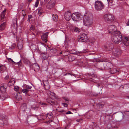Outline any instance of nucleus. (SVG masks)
Returning a JSON list of instances; mask_svg holds the SVG:
<instances>
[{
	"label": "nucleus",
	"instance_id": "49530a36",
	"mask_svg": "<svg viewBox=\"0 0 129 129\" xmlns=\"http://www.w3.org/2000/svg\"><path fill=\"white\" fill-rule=\"evenodd\" d=\"M87 95L88 96H96L97 95V94L96 95H94V94H93L91 92H89L87 94Z\"/></svg>",
	"mask_w": 129,
	"mask_h": 129
},
{
	"label": "nucleus",
	"instance_id": "cd10ccee",
	"mask_svg": "<svg viewBox=\"0 0 129 129\" xmlns=\"http://www.w3.org/2000/svg\"><path fill=\"white\" fill-rule=\"evenodd\" d=\"M6 69V67L5 65H2L1 66L0 65V71L1 72H3Z\"/></svg>",
	"mask_w": 129,
	"mask_h": 129
},
{
	"label": "nucleus",
	"instance_id": "412c9836",
	"mask_svg": "<svg viewBox=\"0 0 129 129\" xmlns=\"http://www.w3.org/2000/svg\"><path fill=\"white\" fill-rule=\"evenodd\" d=\"M70 29L73 31H75L77 33H79L81 31L80 29L77 27L72 26L70 27Z\"/></svg>",
	"mask_w": 129,
	"mask_h": 129
},
{
	"label": "nucleus",
	"instance_id": "13d9d810",
	"mask_svg": "<svg viewBox=\"0 0 129 129\" xmlns=\"http://www.w3.org/2000/svg\"><path fill=\"white\" fill-rule=\"evenodd\" d=\"M125 114L127 116H129V111H126L125 112Z\"/></svg>",
	"mask_w": 129,
	"mask_h": 129
},
{
	"label": "nucleus",
	"instance_id": "de8ad7c7",
	"mask_svg": "<svg viewBox=\"0 0 129 129\" xmlns=\"http://www.w3.org/2000/svg\"><path fill=\"white\" fill-rule=\"evenodd\" d=\"M101 61L102 62H108V60L106 58H103L102 59H101Z\"/></svg>",
	"mask_w": 129,
	"mask_h": 129
},
{
	"label": "nucleus",
	"instance_id": "4468645a",
	"mask_svg": "<svg viewBox=\"0 0 129 129\" xmlns=\"http://www.w3.org/2000/svg\"><path fill=\"white\" fill-rule=\"evenodd\" d=\"M71 15L70 11H67L64 14L65 18L66 20L68 21L70 20L72 17H71Z\"/></svg>",
	"mask_w": 129,
	"mask_h": 129
},
{
	"label": "nucleus",
	"instance_id": "4be33fe9",
	"mask_svg": "<svg viewBox=\"0 0 129 129\" xmlns=\"http://www.w3.org/2000/svg\"><path fill=\"white\" fill-rule=\"evenodd\" d=\"M89 63L90 64V66H94L95 67L97 66V62L96 59L92 60Z\"/></svg>",
	"mask_w": 129,
	"mask_h": 129
},
{
	"label": "nucleus",
	"instance_id": "c9c22d12",
	"mask_svg": "<svg viewBox=\"0 0 129 129\" xmlns=\"http://www.w3.org/2000/svg\"><path fill=\"white\" fill-rule=\"evenodd\" d=\"M45 82V81H44L43 82V83L44 84V88L46 90H48L50 88L49 86L48 85H45V82Z\"/></svg>",
	"mask_w": 129,
	"mask_h": 129
},
{
	"label": "nucleus",
	"instance_id": "aec40b11",
	"mask_svg": "<svg viewBox=\"0 0 129 129\" xmlns=\"http://www.w3.org/2000/svg\"><path fill=\"white\" fill-rule=\"evenodd\" d=\"M85 52L83 51L80 52H76L75 50H73L71 51L70 53L73 54H76L78 55H81L83 53H84Z\"/></svg>",
	"mask_w": 129,
	"mask_h": 129
},
{
	"label": "nucleus",
	"instance_id": "6ab92c4d",
	"mask_svg": "<svg viewBox=\"0 0 129 129\" xmlns=\"http://www.w3.org/2000/svg\"><path fill=\"white\" fill-rule=\"evenodd\" d=\"M48 33H43L42 36L41 38L42 40L44 41L45 42H47V39Z\"/></svg>",
	"mask_w": 129,
	"mask_h": 129
},
{
	"label": "nucleus",
	"instance_id": "864d4df0",
	"mask_svg": "<svg viewBox=\"0 0 129 129\" xmlns=\"http://www.w3.org/2000/svg\"><path fill=\"white\" fill-rule=\"evenodd\" d=\"M26 63L28 65L30 66L31 64L29 60H27L26 61Z\"/></svg>",
	"mask_w": 129,
	"mask_h": 129
},
{
	"label": "nucleus",
	"instance_id": "4c0bfd02",
	"mask_svg": "<svg viewBox=\"0 0 129 129\" xmlns=\"http://www.w3.org/2000/svg\"><path fill=\"white\" fill-rule=\"evenodd\" d=\"M113 45L112 43H110L109 44V47L108 48H109V50H112V49L113 48Z\"/></svg>",
	"mask_w": 129,
	"mask_h": 129
},
{
	"label": "nucleus",
	"instance_id": "5fc2aeb1",
	"mask_svg": "<svg viewBox=\"0 0 129 129\" xmlns=\"http://www.w3.org/2000/svg\"><path fill=\"white\" fill-rule=\"evenodd\" d=\"M14 89L16 91H17L18 90V87L17 86H15Z\"/></svg>",
	"mask_w": 129,
	"mask_h": 129
},
{
	"label": "nucleus",
	"instance_id": "bb28decb",
	"mask_svg": "<svg viewBox=\"0 0 129 129\" xmlns=\"http://www.w3.org/2000/svg\"><path fill=\"white\" fill-rule=\"evenodd\" d=\"M47 93L50 97L51 98L52 96H54V93L51 92V91L49 90H48L47 91Z\"/></svg>",
	"mask_w": 129,
	"mask_h": 129
},
{
	"label": "nucleus",
	"instance_id": "ddd939ff",
	"mask_svg": "<svg viewBox=\"0 0 129 129\" xmlns=\"http://www.w3.org/2000/svg\"><path fill=\"white\" fill-rule=\"evenodd\" d=\"M27 104L26 103L22 104L21 107V110L22 111L25 112L26 113H28L29 111V110L27 108Z\"/></svg>",
	"mask_w": 129,
	"mask_h": 129
},
{
	"label": "nucleus",
	"instance_id": "6e6d98bb",
	"mask_svg": "<svg viewBox=\"0 0 129 129\" xmlns=\"http://www.w3.org/2000/svg\"><path fill=\"white\" fill-rule=\"evenodd\" d=\"M28 20H29V21H30V19L32 17V16L31 15H29L28 16Z\"/></svg>",
	"mask_w": 129,
	"mask_h": 129
},
{
	"label": "nucleus",
	"instance_id": "58836bf2",
	"mask_svg": "<svg viewBox=\"0 0 129 129\" xmlns=\"http://www.w3.org/2000/svg\"><path fill=\"white\" fill-rule=\"evenodd\" d=\"M0 99L2 100H5V98L3 94H2L0 95Z\"/></svg>",
	"mask_w": 129,
	"mask_h": 129
},
{
	"label": "nucleus",
	"instance_id": "680f3d73",
	"mask_svg": "<svg viewBox=\"0 0 129 129\" xmlns=\"http://www.w3.org/2000/svg\"><path fill=\"white\" fill-rule=\"evenodd\" d=\"M113 0H107L108 2V3L110 2V3H112L113 2Z\"/></svg>",
	"mask_w": 129,
	"mask_h": 129
},
{
	"label": "nucleus",
	"instance_id": "1a4fd4ad",
	"mask_svg": "<svg viewBox=\"0 0 129 129\" xmlns=\"http://www.w3.org/2000/svg\"><path fill=\"white\" fill-rule=\"evenodd\" d=\"M8 59L10 62H11L13 64H15L18 65V67L19 68H21L23 67V65L21 62V59H20L19 61L16 62L14 61L10 58H8Z\"/></svg>",
	"mask_w": 129,
	"mask_h": 129
},
{
	"label": "nucleus",
	"instance_id": "0e129e2a",
	"mask_svg": "<svg viewBox=\"0 0 129 129\" xmlns=\"http://www.w3.org/2000/svg\"><path fill=\"white\" fill-rule=\"evenodd\" d=\"M52 121V120L50 119H49V120L48 122H49V123H50Z\"/></svg>",
	"mask_w": 129,
	"mask_h": 129
},
{
	"label": "nucleus",
	"instance_id": "37998d69",
	"mask_svg": "<svg viewBox=\"0 0 129 129\" xmlns=\"http://www.w3.org/2000/svg\"><path fill=\"white\" fill-rule=\"evenodd\" d=\"M35 29V26L33 25H31L30 28L29 30H34Z\"/></svg>",
	"mask_w": 129,
	"mask_h": 129
},
{
	"label": "nucleus",
	"instance_id": "c03bdc74",
	"mask_svg": "<svg viewBox=\"0 0 129 129\" xmlns=\"http://www.w3.org/2000/svg\"><path fill=\"white\" fill-rule=\"evenodd\" d=\"M69 54V52H63V55L64 56H66Z\"/></svg>",
	"mask_w": 129,
	"mask_h": 129
},
{
	"label": "nucleus",
	"instance_id": "a878e982",
	"mask_svg": "<svg viewBox=\"0 0 129 129\" xmlns=\"http://www.w3.org/2000/svg\"><path fill=\"white\" fill-rule=\"evenodd\" d=\"M47 102L52 105H56V103H55L54 101L51 100V99H49V100H47Z\"/></svg>",
	"mask_w": 129,
	"mask_h": 129
},
{
	"label": "nucleus",
	"instance_id": "f257e3e1",
	"mask_svg": "<svg viewBox=\"0 0 129 129\" xmlns=\"http://www.w3.org/2000/svg\"><path fill=\"white\" fill-rule=\"evenodd\" d=\"M111 40L113 42L118 44L122 40V37L120 31H118L116 33H112Z\"/></svg>",
	"mask_w": 129,
	"mask_h": 129
},
{
	"label": "nucleus",
	"instance_id": "dca6fc26",
	"mask_svg": "<svg viewBox=\"0 0 129 129\" xmlns=\"http://www.w3.org/2000/svg\"><path fill=\"white\" fill-rule=\"evenodd\" d=\"M7 117L4 114L1 115H0V119L3 121L6 124H8Z\"/></svg>",
	"mask_w": 129,
	"mask_h": 129
},
{
	"label": "nucleus",
	"instance_id": "8fccbe9b",
	"mask_svg": "<svg viewBox=\"0 0 129 129\" xmlns=\"http://www.w3.org/2000/svg\"><path fill=\"white\" fill-rule=\"evenodd\" d=\"M43 11L41 10H38V14L39 16H40L43 13Z\"/></svg>",
	"mask_w": 129,
	"mask_h": 129
},
{
	"label": "nucleus",
	"instance_id": "f03ea898",
	"mask_svg": "<svg viewBox=\"0 0 129 129\" xmlns=\"http://www.w3.org/2000/svg\"><path fill=\"white\" fill-rule=\"evenodd\" d=\"M83 20L84 25L86 26H88L92 24L93 17L92 15H86L84 16Z\"/></svg>",
	"mask_w": 129,
	"mask_h": 129
},
{
	"label": "nucleus",
	"instance_id": "b1692460",
	"mask_svg": "<svg viewBox=\"0 0 129 129\" xmlns=\"http://www.w3.org/2000/svg\"><path fill=\"white\" fill-rule=\"evenodd\" d=\"M52 19L53 21H57L58 20L57 15L56 14H53L52 16Z\"/></svg>",
	"mask_w": 129,
	"mask_h": 129
},
{
	"label": "nucleus",
	"instance_id": "a19ab883",
	"mask_svg": "<svg viewBox=\"0 0 129 129\" xmlns=\"http://www.w3.org/2000/svg\"><path fill=\"white\" fill-rule=\"evenodd\" d=\"M28 91L29 90L26 89H23L22 90V92L25 94L27 93Z\"/></svg>",
	"mask_w": 129,
	"mask_h": 129
},
{
	"label": "nucleus",
	"instance_id": "ea45409f",
	"mask_svg": "<svg viewBox=\"0 0 129 129\" xmlns=\"http://www.w3.org/2000/svg\"><path fill=\"white\" fill-rule=\"evenodd\" d=\"M52 114H47V117H46V118L48 119H49H49L51 118H52Z\"/></svg>",
	"mask_w": 129,
	"mask_h": 129
},
{
	"label": "nucleus",
	"instance_id": "f8f14e48",
	"mask_svg": "<svg viewBox=\"0 0 129 129\" xmlns=\"http://www.w3.org/2000/svg\"><path fill=\"white\" fill-rule=\"evenodd\" d=\"M55 3V0H50L47 4V8L49 9L53 8L54 6Z\"/></svg>",
	"mask_w": 129,
	"mask_h": 129
},
{
	"label": "nucleus",
	"instance_id": "9b49d317",
	"mask_svg": "<svg viewBox=\"0 0 129 129\" xmlns=\"http://www.w3.org/2000/svg\"><path fill=\"white\" fill-rule=\"evenodd\" d=\"M122 53V51L118 48L114 49H113L112 54L116 56H118L120 55Z\"/></svg>",
	"mask_w": 129,
	"mask_h": 129
},
{
	"label": "nucleus",
	"instance_id": "603ef678",
	"mask_svg": "<svg viewBox=\"0 0 129 129\" xmlns=\"http://www.w3.org/2000/svg\"><path fill=\"white\" fill-rule=\"evenodd\" d=\"M4 124L7 125L8 124H6V123H5L3 121H2V122H0V125L1 126H4Z\"/></svg>",
	"mask_w": 129,
	"mask_h": 129
},
{
	"label": "nucleus",
	"instance_id": "f3484780",
	"mask_svg": "<svg viewBox=\"0 0 129 129\" xmlns=\"http://www.w3.org/2000/svg\"><path fill=\"white\" fill-rule=\"evenodd\" d=\"M6 84L5 83H3L1 85L0 87V90L3 93H5L7 87Z\"/></svg>",
	"mask_w": 129,
	"mask_h": 129
},
{
	"label": "nucleus",
	"instance_id": "e2e57ef3",
	"mask_svg": "<svg viewBox=\"0 0 129 129\" xmlns=\"http://www.w3.org/2000/svg\"><path fill=\"white\" fill-rule=\"evenodd\" d=\"M13 34V35H14V38H17V36L16 35L17 34L16 33H14Z\"/></svg>",
	"mask_w": 129,
	"mask_h": 129
},
{
	"label": "nucleus",
	"instance_id": "6e6552de",
	"mask_svg": "<svg viewBox=\"0 0 129 129\" xmlns=\"http://www.w3.org/2000/svg\"><path fill=\"white\" fill-rule=\"evenodd\" d=\"M107 30L109 33H111L112 35V33H116V32L118 31L116 30V26L113 25L108 26V27Z\"/></svg>",
	"mask_w": 129,
	"mask_h": 129
},
{
	"label": "nucleus",
	"instance_id": "9d476101",
	"mask_svg": "<svg viewBox=\"0 0 129 129\" xmlns=\"http://www.w3.org/2000/svg\"><path fill=\"white\" fill-rule=\"evenodd\" d=\"M119 89L122 92H124L125 91L127 92L128 90L129 91V84H126L121 85Z\"/></svg>",
	"mask_w": 129,
	"mask_h": 129
},
{
	"label": "nucleus",
	"instance_id": "a18cd8bd",
	"mask_svg": "<svg viewBox=\"0 0 129 129\" xmlns=\"http://www.w3.org/2000/svg\"><path fill=\"white\" fill-rule=\"evenodd\" d=\"M15 45L13 44L11 46L9 47V49H13L15 48Z\"/></svg>",
	"mask_w": 129,
	"mask_h": 129
},
{
	"label": "nucleus",
	"instance_id": "69168bd1",
	"mask_svg": "<svg viewBox=\"0 0 129 129\" xmlns=\"http://www.w3.org/2000/svg\"><path fill=\"white\" fill-rule=\"evenodd\" d=\"M126 24L127 25H129V19L128 20V21L127 22Z\"/></svg>",
	"mask_w": 129,
	"mask_h": 129
},
{
	"label": "nucleus",
	"instance_id": "c85d7f7f",
	"mask_svg": "<svg viewBox=\"0 0 129 129\" xmlns=\"http://www.w3.org/2000/svg\"><path fill=\"white\" fill-rule=\"evenodd\" d=\"M90 128L93 129H100L99 127L97 126L96 124H93L91 125H90Z\"/></svg>",
	"mask_w": 129,
	"mask_h": 129
},
{
	"label": "nucleus",
	"instance_id": "3c124183",
	"mask_svg": "<svg viewBox=\"0 0 129 129\" xmlns=\"http://www.w3.org/2000/svg\"><path fill=\"white\" fill-rule=\"evenodd\" d=\"M22 14L24 16H25L26 14V13L24 10H22Z\"/></svg>",
	"mask_w": 129,
	"mask_h": 129
},
{
	"label": "nucleus",
	"instance_id": "774afa93",
	"mask_svg": "<svg viewBox=\"0 0 129 129\" xmlns=\"http://www.w3.org/2000/svg\"><path fill=\"white\" fill-rule=\"evenodd\" d=\"M66 102L67 103H68V100H67V99H65Z\"/></svg>",
	"mask_w": 129,
	"mask_h": 129
},
{
	"label": "nucleus",
	"instance_id": "09e8293b",
	"mask_svg": "<svg viewBox=\"0 0 129 129\" xmlns=\"http://www.w3.org/2000/svg\"><path fill=\"white\" fill-rule=\"evenodd\" d=\"M25 87L26 88V89H30L32 88V87L31 86H28L27 85H25Z\"/></svg>",
	"mask_w": 129,
	"mask_h": 129
},
{
	"label": "nucleus",
	"instance_id": "4d7b16f0",
	"mask_svg": "<svg viewBox=\"0 0 129 129\" xmlns=\"http://www.w3.org/2000/svg\"><path fill=\"white\" fill-rule=\"evenodd\" d=\"M9 75L6 76L5 78V80H7L9 78Z\"/></svg>",
	"mask_w": 129,
	"mask_h": 129
},
{
	"label": "nucleus",
	"instance_id": "72a5a7b5",
	"mask_svg": "<svg viewBox=\"0 0 129 129\" xmlns=\"http://www.w3.org/2000/svg\"><path fill=\"white\" fill-rule=\"evenodd\" d=\"M96 105L97 107L99 109H102L104 107V105L101 103H98Z\"/></svg>",
	"mask_w": 129,
	"mask_h": 129
},
{
	"label": "nucleus",
	"instance_id": "0eeeda50",
	"mask_svg": "<svg viewBox=\"0 0 129 129\" xmlns=\"http://www.w3.org/2000/svg\"><path fill=\"white\" fill-rule=\"evenodd\" d=\"M86 76L88 80L90 82L94 83H97L98 82V79L95 76H94L93 75H91L89 74H88Z\"/></svg>",
	"mask_w": 129,
	"mask_h": 129
},
{
	"label": "nucleus",
	"instance_id": "39448f33",
	"mask_svg": "<svg viewBox=\"0 0 129 129\" xmlns=\"http://www.w3.org/2000/svg\"><path fill=\"white\" fill-rule=\"evenodd\" d=\"M81 14L78 12L73 13L71 17L72 20L75 21H77L81 19Z\"/></svg>",
	"mask_w": 129,
	"mask_h": 129
},
{
	"label": "nucleus",
	"instance_id": "052dcab7",
	"mask_svg": "<svg viewBox=\"0 0 129 129\" xmlns=\"http://www.w3.org/2000/svg\"><path fill=\"white\" fill-rule=\"evenodd\" d=\"M62 104L65 107H67L68 106L67 105V104L65 103H63Z\"/></svg>",
	"mask_w": 129,
	"mask_h": 129
},
{
	"label": "nucleus",
	"instance_id": "e433bc0d",
	"mask_svg": "<svg viewBox=\"0 0 129 129\" xmlns=\"http://www.w3.org/2000/svg\"><path fill=\"white\" fill-rule=\"evenodd\" d=\"M6 10H5L4 11H3L1 15V19L2 20L3 19H4V17H5V12L6 11Z\"/></svg>",
	"mask_w": 129,
	"mask_h": 129
},
{
	"label": "nucleus",
	"instance_id": "7ed1b4c3",
	"mask_svg": "<svg viewBox=\"0 0 129 129\" xmlns=\"http://www.w3.org/2000/svg\"><path fill=\"white\" fill-rule=\"evenodd\" d=\"M94 6L95 9L97 11L101 10L104 7V4L101 1L98 0L95 1Z\"/></svg>",
	"mask_w": 129,
	"mask_h": 129
},
{
	"label": "nucleus",
	"instance_id": "393cba45",
	"mask_svg": "<svg viewBox=\"0 0 129 129\" xmlns=\"http://www.w3.org/2000/svg\"><path fill=\"white\" fill-rule=\"evenodd\" d=\"M15 83V80L13 78H12L9 81L8 84V86H10L13 85Z\"/></svg>",
	"mask_w": 129,
	"mask_h": 129
},
{
	"label": "nucleus",
	"instance_id": "20e7f679",
	"mask_svg": "<svg viewBox=\"0 0 129 129\" xmlns=\"http://www.w3.org/2000/svg\"><path fill=\"white\" fill-rule=\"evenodd\" d=\"M104 18L105 21L109 23L113 22L114 19L113 16L110 14L105 15L104 16Z\"/></svg>",
	"mask_w": 129,
	"mask_h": 129
},
{
	"label": "nucleus",
	"instance_id": "c756f323",
	"mask_svg": "<svg viewBox=\"0 0 129 129\" xmlns=\"http://www.w3.org/2000/svg\"><path fill=\"white\" fill-rule=\"evenodd\" d=\"M6 23L4 22L0 26V31L4 30L5 27Z\"/></svg>",
	"mask_w": 129,
	"mask_h": 129
},
{
	"label": "nucleus",
	"instance_id": "473e14b6",
	"mask_svg": "<svg viewBox=\"0 0 129 129\" xmlns=\"http://www.w3.org/2000/svg\"><path fill=\"white\" fill-rule=\"evenodd\" d=\"M118 70L116 69H112V70L110 71V73L112 74H114L118 72Z\"/></svg>",
	"mask_w": 129,
	"mask_h": 129
},
{
	"label": "nucleus",
	"instance_id": "a211bd4d",
	"mask_svg": "<svg viewBox=\"0 0 129 129\" xmlns=\"http://www.w3.org/2000/svg\"><path fill=\"white\" fill-rule=\"evenodd\" d=\"M104 66L105 69L108 70L111 69L112 67V65L110 62H108L104 63Z\"/></svg>",
	"mask_w": 129,
	"mask_h": 129
},
{
	"label": "nucleus",
	"instance_id": "5701e85b",
	"mask_svg": "<svg viewBox=\"0 0 129 129\" xmlns=\"http://www.w3.org/2000/svg\"><path fill=\"white\" fill-rule=\"evenodd\" d=\"M33 69H34L35 71H38L39 69V67L38 64L37 63H34L32 65Z\"/></svg>",
	"mask_w": 129,
	"mask_h": 129
},
{
	"label": "nucleus",
	"instance_id": "7c9ffc66",
	"mask_svg": "<svg viewBox=\"0 0 129 129\" xmlns=\"http://www.w3.org/2000/svg\"><path fill=\"white\" fill-rule=\"evenodd\" d=\"M75 59V57L72 56L70 55L68 57V60L70 61H72Z\"/></svg>",
	"mask_w": 129,
	"mask_h": 129
},
{
	"label": "nucleus",
	"instance_id": "2f4dec72",
	"mask_svg": "<svg viewBox=\"0 0 129 129\" xmlns=\"http://www.w3.org/2000/svg\"><path fill=\"white\" fill-rule=\"evenodd\" d=\"M18 47L19 49H21L23 47V45L21 42H19L17 44Z\"/></svg>",
	"mask_w": 129,
	"mask_h": 129
},
{
	"label": "nucleus",
	"instance_id": "79ce46f5",
	"mask_svg": "<svg viewBox=\"0 0 129 129\" xmlns=\"http://www.w3.org/2000/svg\"><path fill=\"white\" fill-rule=\"evenodd\" d=\"M39 0H37L36 1V2L35 5V6L36 7H37L38 6L39 3Z\"/></svg>",
	"mask_w": 129,
	"mask_h": 129
},
{
	"label": "nucleus",
	"instance_id": "bf43d9fd",
	"mask_svg": "<svg viewBox=\"0 0 129 129\" xmlns=\"http://www.w3.org/2000/svg\"><path fill=\"white\" fill-rule=\"evenodd\" d=\"M73 114V113L71 112L70 111H68L66 113V114Z\"/></svg>",
	"mask_w": 129,
	"mask_h": 129
},
{
	"label": "nucleus",
	"instance_id": "f704fd0d",
	"mask_svg": "<svg viewBox=\"0 0 129 129\" xmlns=\"http://www.w3.org/2000/svg\"><path fill=\"white\" fill-rule=\"evenodd\" d=\"M67 74H69V75H73V76H74L75 77H77V78H79L80 76V75H76L75 74H70V73H68V74L66 73L65 74V75H67Z\"/></svg>",
	"mask_w": 129,
	"mask_h": 129
},
{
	"label": "nucleus",
	"instance_id": "423d86ee",
	"mask_svg": "<svg viewBox=\"0 0 129 129\" xmlns=\"http://www.w3.org/2000/svg\"><path fill=\"white\" fill-rule=\"evenodd\" d=\"M88 40V38L87 35L85 34H80L78 38V40L79 41L86 42Z\"/></svg>",
	"mask_w": 129,
	"mask_h": 129
},
{
	"label": "nucleus",
	"instance_id": "2eb2a0df",
	"mask_svg": "<svg viewBox=\"0 0 129 129\" xmlns=\"http://www.w3.org/2000/svg\"><path fill=\"white\" fill-rule=\"evenodd\" d=\"M122 40L123 43L125 46H127L129 45V38L127 37H124Z\"/></svg>",
	"mask_w": 129,
	"mask_h": 129
},
{
	"label": "nucleus",
	"instance_id": "338daca9",
	"mask_svg": "<svg viewBox=\"0 0 129 129\" xmlns=\"http://www.w3.org/2000/svg\"><path fill=\"white\" fill-rule=\"evenodd\" d=\"M66 102L67 103H68V100H67V99H65Z\"/></svg>",
	"mask_w": 129,
	"mask_h": 129
}]
</instances>
